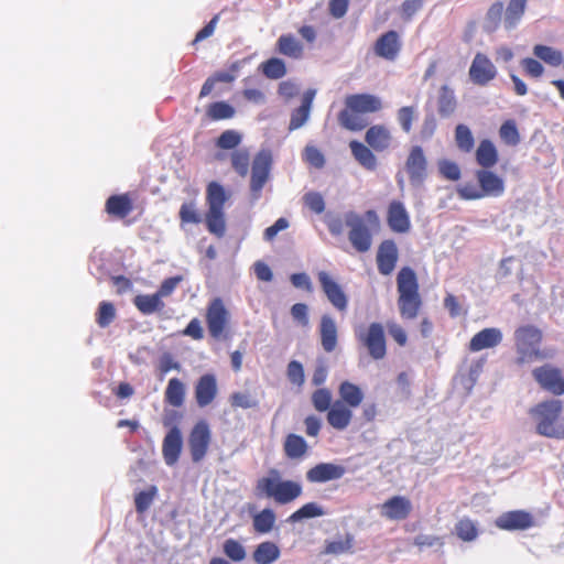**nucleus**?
Wrapping results in <instances>:
<instances>
[{
  "label": "nucleus",
  "mask_w": 564,
  "mask_h": 564,
  "mask_svg": "<svg viewBox=\"0 0 564 564\" xmlns=\"http://www.w3.org/2000/svg\"><path fill=\"white\" fill-rule=\"evenodd\" d=\"M563 401L558 399H547L530 408L531 416L535 432L540 436L564 440V417Z\"/></svg>",
  "instance_id": "nucleus-1"
},
{
  "label": "nucleus",
  "mask_w": 564,
  "mask_h": 564,
  "mask_svg": "<svg viewBox=\"0 0 564 564\" xmlns=\"http://www.w3.org/2000/svg\"><path fill=\"white\" fill-rule=\"evenodd\" d=\"M382 109V101L371 94H352L345 98V107L338 113L339 124L349 131H361L368 126L366 113L378 112Z\"/></svg>",
  "instance_id": "nucleus-2"
},
{
  "label": "nucleus",
  "mask_w": 564,
  "mask_h": 564,
  "mask_svg": "<svg viewBox=\"0 0 564 564\" xmlns=\"http://www.w3.org/2000/svg\"><path fill=\"white\" fill-rule=\"evenodd\" d=\"M398 310L403 321L415 319L422 310L423 300L415 271L403 267L397 274Z\"/></svg>",
  "instance_id": "nucleus-3"
},
{
  "label": "nucleus",
  "mask_w": 564,
  "mask_h": 564,
  "mask_svg": "<svg viewBox=\"0 0 564 564\" xmlns=\"http://www.w3.org/2000/svg\"><path fill=\"white\" fill-rule=\"evenodd\" d=\"M513 338L517 352L513 362L518 367L553 357L551 350L540 348L543 341V332L535 325L527 324L517 327Z\"/></svg>",
  "instance_id": "nucleus-4"
},
{
  "label": "nucleus",
  "mask_w": 564,
  "mask_h": 564,
  "mask_svg": "<svg viewBox=\"0 0 564 564\" xmlns=\"http://www.w3.org/2000/svg\"><path fill=\"white\" fill-rule=\"evenodd\" d=\"M254 492L257 497L273 499L278 505H288L302 496L303 488L297 481L282 479L280 471L273 468L257 480Z\"/></svg>",
  "instance_id": "nucleus-5"
},
{
  "label": "nucleus",
  "mask_w": 564,
  "mask_h": 564,
  "mask_svg": "<svg viewBox=\"0 0 564 564\" xmlns=\"http://www.w3.org/2000/svg\"><path fill=\"white\" fill-rule=\"evenodd\" d=\"M366 221L371 226L379 225V217L376 210L369 209L364 216L355 212L345 214V224L350 228L348 239L354 249L360 253L369 251L372 245L371 230L366 225Z\"/></svg>",
  "instance_id": "nucleus-6"
},
{
  "label": "nucleus",
  "mask_w": 564,
  "mask_h": 564,
  "mask_svg": "<svg viewBox=\"0 0 564 564\" xmlns=\"http://www.w3.org/2000/svg\"><path fill=\"white\" fill-rule=\"evenodd\" d=\"M475 176L479 188L473 184L459 186L457 193L460 198L476 200L482 197H499L505 193L503 180L489 169L477 170Z\"/></svg>",
  "instance_id": "nucleus-7"
},
{
  "label": "nucleus",
  "mask_w": 564,
  "mask_h": 564,
  "mask_svg": "<svg viewBox=\"0 0 564 564\" xmlns=\"http://www.w3.org/2000/svg\"><path fill=\"white\" fill-rule=\"evenodd\" d=\"M356 339L362 346L368 356L373 360H382L388 352L386 327L380 322H372L367 327H360L355 332Z\"/></svg>",
  "instance_id": "nucleus-8"
},
{
  "label": "nucleus",
  "mask_w": 564,
  "mask_h": 564,
  "mask_svg": "<svg viewBox=\"0 0 564 564\" xmlns=\"http://www.w3.org/2000/svg\"><path fill=\"white\" fill-rule=\"evenodd\" d=\"M230 312L221 297L217 296L208 302L205 321L210 337L214 339L226 338L230 328Z\"/></svg>",
  "instance_id": "nucleus-9"
},
{
  "label": "nucleus",
  "mask_w": 564,
  "mask_h": 564,
  "mask_svg": "<svg viewBox=\"0 0 564 564\" xmlns=\"http://www.w3.org/2000/svg\"><path fill=\"white\" fill-rule=\"evenodd\" d=\"M532 377L543 391L555 397L564 394V375L560 368L544 364L532 370Z\"/></svg>",
  "instance_id": "nucleus-10"
},
{
  "label": "nucleus",
  "mask_w": 564,
  "mask_h": 564,
  "mask_svg": "<svg viewBox=\"0 0 564 564\" xmlns=\"http://www.w3.org/2000/svg\"><path fill=\"white\" fill-rule=\"evenodd\" d=\"M272 165L270 152L260 151L256 154L251 165L250 191L253 198H259L262 188L269 180Z\"/></svg>",
  "instance_id": "nucleus-11"
},
{
  "label": "nucleus",
  "mask_w": 564,
  "mask_h": 564,
  "mask_svg": "<svg viewBox=\"0 0 564 564\" xmlns=\"http://www.w3.org/2000/svg\"><path fill=\"white\" fill-rule=\"evenodd\" d=\"M212 441V433L206 421L197 422L188 436V447L194 463H199L206 456Z\"/></svg>",
  "instance_id": "nucleus-12"
},
{
  "label": "nucleus",
  "mask_w": 564,
  "mask_h": 564,
  "mask_svg": "<svg viewBox=\"0 0 564 564\" xmlns=\"http://www.w3.org/2000/svg\"><path fill=\"white\" fill-rule=\"evenodd\" d=\"M317 279L322 291L329 303L338 311L345 312L348 307V297L337 281L326 271H319Z\"/></svg>",
  "instance_id": "nucleus-13"
},
{
  "label": "nucleus",
  "mask_w": 564,
  "mask_h": 564,
  "mask_svg": "<svg viewBox=\"0 0 564 564\" xmlns=\"http://www.w3.org/2000/svg\"><path fill=\"white\" fill-rule=\"evenodd\" d=\"M468 74L475 85L486 86L496 78L497 68L487 55L477 53L471 62Z\"/></svg>",
  "instance_id": "nucleus-14"
},
{
  "label": "nucleus",
  "mask_w": 564,
  "mask_h": 564,
  "mask_svg": "<svg viewBox=\"0 0 564 564\" xmlns=\"http://www.w3.org/2000/svg\"><path fill=\"white\" fill-rule=\"evenodd\" d=\"M497 528L506 531L527 530L534 524L531 513L524 510H513L501 513L495 521Z\"/></svg>",
  "instance_id": "nucleus-15"
},
{
  "label": "nucleus",
  "mask_w": 564,
  "mask_h": 564,
  "mask_svg": "<svg viewBox=\"0 0 564 564\" xmlns=\"http://www.w3.org/2000/svg\"><path fill=\"white\" fill-rule=\"evenodd\" d=\"M412 502L404 496H393L386 500L380 507L383 518L391 521L405 520L412 512Z\"/></svg>",
  "instance_id": "nucleus-16"
},
{
  "label": "nucleus",
  "mask_w": 564,
  "mask_h": 564,
  "mask_svg": "<svg viewBox=\"0 0 564 564\" xmlns=\"http://www.w3.org/2000/svg\"><path fill=\"white\" fill-rule=\"evenodd\" d=\"M387 224L389 228L395 234H406L410 231V215L402 202H390L387 209Z\"/></svg>",
  "instance_id": "nucleus-17"
},
{
  "label": "nucleus",
  "mask_w": 564,
  "mask_h": 564,
  "mask_svg": "<svg viewBox=\"0 0 564 564\" xmlns=\"http://www.w3.org/2000/svg\"><path fill=\"white\" fill-rule=\"evenodd\" d=\"M218 393V384L216 376L205 373L197 380L194 394L196 403L199 408H206L214 402Z\"/></svg>",
  "instance_id": "nucleus-18"
},
{
  "label": "nucleus",
  "mask_w": 564,
  "mask_h": 564,
  "mask_svg": "<svg viewBox=\"0 0 564 564\" xmlns=\"http://www.w3.org/2000/svg\"><path fill=\"white\" fill-rule=\"evenodd\" d=\"M346 474V468L334 463H318L306 471V479L312 484L337 480Z\"/></svg>",
  "instance_id": "nucleus-19"
},
{
  "label": "nucleus",
  "mask_w": 564,
  "mask_h": 564,
  "mask_svg": "<svg viewBox=\"0 0 564 564\" xmlns=\"http://www.w3.org/2000/svg\"><path fill=\"white\" fill-rule=\"evenodd\" d=\"M399 259V251L395 242L391 239L383 240L377 251V267L382 275L393 272Z\"/></svg>",
  "instance_id": "nucleus-20"
},
{
  "label": "nucleus",
  "mask_w": 564,
  "mask_h": 564,
  "mask_svg": "<svg viewBox=\"0 0 564 564\" xmlns=\"http://www.w3.org/2000/svg\"><path fill=\"white\" fill-rule=\"evenodd\" d=\"M375 54L387 61H394L400 51L401 42L397 31L390 30L381 34L373 46Z\"/></svg>",
  "instance_id": "nucleus-21"
},
{
  "label": "nucleus",
  "mask_w": 564,
  "mask_h": 564,
  "mask_svg": "<svg viewBox=\"0 0 564 564\" xmlns=\"http://www.w3.org/2000/svg\"><path fill=\"white\" fill-rule=\"evenodd\" d=\"M405 169L412 184H421L426 177L427 162L421 147L411 149Z\"/></svg>",
  "instance_id": "nucleus-22"
},
{
  "label": "nucleus",
  "mask_w": 564,
  "mask_h": 564,
  "mask_svg": "<svg viewBox=\"0 0 564 564\" xmlns=\"http://www.w3.org/2000/svg\"><path fill=\"white\" fill-rule=\"evenodd\" d=\"M365 142L378 153L388 151L393 142V137L384 124H373L365 133Z\"/></svg>",
  "instance_id": "nucleus-23"
},
{
  "label": "nucleus",
  "mask_w": 564,
  "mask_h": 564,
  "mask_svg": "<svg viewBox=\"0 0 564 564\" xmlns=\"http://www.w3.org/2000/svg\"><path fill=\"white\" fill-rule=\"evenodd\" d=\"M183 446L181 430L173 426L165 435L162 443V454L166 465L173 466L177 463Z\"/></svg>",
  "instance_id": "nucleus-24"
},
{
  "label": "nucleus",
  "mask_w": 564,
  "mask_h": 564,
  "mask_svg": "<svg viewBox=\"0 0 564 564\" xmlns=\"http://www.w3.org/2000/svg\"><path fill=\"white\" fill-rule=\"evenodd\" d=\"M502 341V332L496 327L484 328L476 333L469 344L468 349L473 352H477L484 349L494 348L500 345Z\"/></svg>",
  "instance_id": "nucleus-25"
},
{
  "label": "nucleus",
  "mask_w": 564,
  "mask_h": 564,
  "mask_svg": "<svg viewBox=\"0 0 564 564\" xmlns=\"http://www.w3.org/2000/svg\"><path fill=\"white\" fill-rule=\"evenodd\" d=\"M318 332L323 349L326 352L334 351L337 346L338 334L336 323L330 315L324 314L321 317Z\"/></svg>",
  "instance_id": "nucleus-26"
},
{
  "label": "nucleus",
  "mask_w": 564,
  "mask_h": 564,
  "mask_svg": "<svg viewBox=\"0 0 564 564\" xmlns=\"http://www.w3.org/2000/svg\"><path fill=\"white\" fill-rule=\"evenodd\" d=\"M105 210L112 217L123 219L133 210V202L129 194L111 195L106 200Z\"/></svg>",
  "instance_id": "nucleus-27"
},
{
  "label": "nucleus",
  "mask_w": 564,
  "mask_h": 564,
  "mask_svg": "<svg viewBox=\"0 0 564 564\" xmlns=\"http://www.w3.org/2000/svg\"><path fill=\"white\" fill-rule=\"evenodd\" d=\"M327 423L335 430L343 431L347 429L352 419L351 408L340 401H336L327 412Z\"/></svg>",
  "instance_id": "nucleus-28"
},
{
  "label": "nucleus",
  "mask_w": 564,
  "mask_h": 564,
  "mask_svg": "<svg viewBox=\"0 0 564 564\" xmlns=\"http://www.w3.org/2000/svg\"><path fill=\"white\" fill-rule=\"evenodd\" d=\"M349 149L351 151L354 159L364 169L368 171H375L377 169V158L373 153V150L367 143H362L358 140H352L349 142Z\"/></svg>",
  "instance_id": "nucleus-29"
},
{
  "label": "nucleus",
  "mask_w": 564,
  "mask_h": 564,
  "mask_svg": "<svg viewBox=\"0 0 564 564\" xmlns=\"http://www.w3.org/2000/svg\"><path fill=\"white\" fill-rule=\"evenodd\" d=\"M315 97V90L308 89L304 93L301 106L293 110L290 119V130L301 128L308 119L313 99Z\"/></svg>",
  "instance_id": "nucleus-30"
},
{
  "label": "nucleus",
  "mask_w": 564,
  "mask_h": 564,
  "mask_svg": "<svg viewBox=\"0 0 564 564\" xmlns=\"http://www.w3.org/2000/svg\"><path fill=\"white\" fill-rule=\"evenodd\" d=\"M283 451L289 459H301L307 454L308 444L303 436L290 433L285 436Z\"/></svg>",
  "instance_id": "nucleus-31"
},
{
  "label": "nucleus",
  "mask_w": 564,
  "mask_h": 564,
  "mask_svg": "<svg viewBox=\"0 0 564 564\" xmlns=\"http://www.w3.org/2000/svg\"><path fill=\"white\" fill-rule=\"evenodd\" d=\"M276 51L281 55L300 59L303 57V44L293 34H282L276 41Z\"/></svg>",
  "instance_id": "nucleus-32"
},
{
  "label": "nucleus",
  "mask_w": 564,
  "mask_h": 564,
  "mask_svg": "<svg viewBox=\"0 0 564 564\" xmlns=\"http://www.w3.org/2000/svg\"><path fill=\"white\" fill-rule=\"evenodd\" d=\"M133 304L138 311L143 315H152L162 312L165 307L164 302L155 293L153 294H138L133 299Z\"/></svg>",
  "instance_id": "nucleus-33"
},
{
  "label": "nucleus",
  "mask_w": 564,
  "mask_h": 564,
  "mask_svg": "<svg viewBox=\"0 0 564 564\" xmlns=\"http://www.w3.org/2000/svg\"><path fill=\"white\" fill-rule=\"evenodd\" d=\"M229 199V194L225 187L216 182L208 183L206 188V203L208 209L224 210L226 202Z\"/></svg>",
  "instance_id": "nucleus-34"
},
{
  "label": "nucleus",
  "mask_w": 564,
  "mask_h": 564,
  "mask_svg": "<svg viewBox=\"0 0 564 564\" xmlns=\"http://www.w3.org/2000/svg\"><path fill=\"white\" fill-rule=\"evenodd\" d=\"M498 151L495 144L488 140H481L476 150V161L481 170H488L495 166L498 162Z\"/></svg>",
  "instance_id": "nucleus-35"
},
{
  "label": "nucleus",
  "mask_w": 564,
  "mask_h": 564,
  "mask_svg": "<svg viewBox=\"0 0 564 564\" xmlns=\"http://www.w3.org/2000/svg\"><path fill=\"white\" fill-rule=\"evenodd\" d=\"M340 402L345 405L356 409L364 400V392L357 384L350 381H343L338 387Z\"/></svg>",
  "instance_id": "nucleus-36"
},
{
  "label": "nucleus",
  "mask_w": 564,
  "mask_h": 564,
  "mask_svg": "<svg viewBox=\"0 0 564 564\" xmlns=\"http://www.w3.org/2000/svg\"><path fill=\"white\" fill-rule=\"evenodd\" d=\"M457 108V100L454 90L447 85H443L438 90L437 111L441 117H451Z\"/></svg>",
  "instance_id": "nucleus-37"
},
{
  "label": "nucleus",
  "mask_w": 564,
  "mask_h": 564,
  "mask_svg": "<svg viewBox=\"0 0 564 564\" xmlns=\"http://www.w3.org/2000/svg\"><path fill=\"white\" fill-rule=\"evenodd\" d=\"M527 1L528 0L509 1L503 15V25L507 30H512L519 24L525 12Z\"/></svg>",
  "instance_id": "nucleus-38"
},
{
  "label": "nucleus",
  "mask_w": 564,
  "mask_h": 564,
  "mask_svg": "<svg viewBox=\"0 0 564 564\" xmlns=\"http://www.w3.org/2000/svg\"><path fill=\"white\" fill-rule=\"evenodd\" d=\"M184 400L185 384L178 378L170 379L164 392V401L174 408H181Z\"/></svg>",
  "instance_id": "nucleus-39"
},
{
  "label": "nucleus",
  "mask_w": 564,
  "mask_h": 564,
  "mask_svg": "<svg viewBox=\"0 0 564 564\" xmlns=\"http://www.w3.org/2000/svg\"><path fill=\"white\" fill-rule=\"evenodd\" d=\"M205 115L210 121L228 120L235 117L236 109L226 101H215L206 107Z\"/></svg>",
  "instance_id": "nucleus-40"
},
{
  "label": "nucleus",
  "mask_w": 564,
  "mask_h": 564,
  "mask_svg": "<svg viewBox=\"0 0 564 564\" xmlns=\"http://www.w3.org/2000/svg\"><path fill=\"white\" fill-rule=\"evenodd\" d=\"M207 230L218 238L225 236L226 218L224 210L207 209L205 215Z\"/></svg>",
  "instance_id": "nucleus-41"
},
{
  "label": "nucleus",
  "mask_w": 564,
  "mask_h": 564,
  "mask_svg": "<svg viewBox=\"0 0 564 564\" xmlns=\"http://www.w3.org/2000/svg\"><path fill=\"white\" fill-rule=\"evenodd\" d=\"M279 556L278 545L270 541L260 543L253 552V560L258 564H272Z\"/></svg>",
  "instance_id": "nucleus-42"
},
{
  "label": "nucleus",
  "mask_w": 564,
  "mask_h": 564,
  "mask_svg": "<svg viewBox=\"0 0 564 564\" xmlns=\"http://www.w3.org/2000/svg\"><path fill=\"white\" fill-rule=\"evenodd\" d=\"M275 520L276 516L274 511L265 508L253 516L252 525L257 533L264 534L273 529Z\"/></svg>",
  "instance_id": "nucleus-43"
},
{
  "label": "nucleus",
  "mask_w": 564,
  "mask_h": 564,
  "mask_svg": "<svg viewBox=\"0 0 564 564\" xmlns=\"http://www.w3.org/2000/svg\"><path fill=\"white\" fill-rule=\"evenodd\" d=\"M533 54L551 66H560L563 62L561 51L547 45L538 44L533 47Z\"/></svg>",
  "instance_id": "nucleus-44"
},
{
  "label": "nucleus",
  "mask_w": 564,
  "mask_h": 564,
  "mask_svg": "<svg viewBox=\"0 0 564 564\" xmlns=\"http://www.w3.org/2000/svg\"><path fill=\"white\" fill-rule=\"evenodd\" d=\"M263 75L270 79H280L286 74L284 61L278 57H271L260 66Z\"/></svg>",
  "instance_id": "nucleus-45"
},
{
  "label": "nucleus",
  "mask_w": 564,
  "mask_h": 564,
  "mask_svg": "<svg viewBox=\"0 0 564 564\" xmlns=\"http://www.w3.org/2000/svg\"><path fill=\"white\" fill-rule=\"evenodd\" d=\"M117 317V310L111 302L101 301L96 311V323L100 328L108 327Z\"/></svg>",
  "instance_id": "nucleus-46"
},
{
  "label": "nucleus",
  "mask_w": 564,
  "mask_h": 564,
  "mask_svg": "<svg viewBox=\"0 0 564 564\" xmlns=\"http://www.w3.org/2000/svg\"><path fill=\"white\" fill-rule=\"evenodd\" d=\"M324 510L321 506H318L316 502H307L303 505L300 509H297L295 512H293L289 518L288 521L291 523L299 522L303 519H310V518H316L324 516Z\"/></svg>",
  "instance_id": "nucleus-47"
},
{
  "label": "nucleus",
  "mask_w": 564,
  "mask_h": 564,
  "mask_svg": "<svg viewBox=\"0 0 564 564\" xmlns=\"http://www.w3.org/2000/svg\"><path fill=\"white\" fill-rule=\"evenodd\" d=\"M230 161L232 169L237 172L241 177H246L249 172L250 165V154L248 150H235L230 154Z\"/></svg>",
  "instance_id": "nucleus-48"
},
{
  "label": "nucleus",
  "mask_w": 564,
  "mask_h": 564,
  "mask_svg": "<svg viewBox=\"0 0 564 564\" xmlns=\"http://www.w3.org/2000/svg\"><path fill=\"white\" fill-rule=\"evenodd\" d=\"M455 141L463 152H470L474 149L475 140L470 129L465 124H458L455 129Z\"/></svg>",
  "instance_id": "nucleus-49"
},
{
  "label": "nucleus",
  "mask_w": 564,
  "mask_h": 564,
  "mask_svg": "<svg viewBox=\"0 0 564 564\" xmlns=\"http://www.w3.org/2000/svg\"><path fill=\"white\" fill-rule=\"evenodd\" d=\"M500 139L507 144L514 147L520 142V133L514 120H506L499 129Z\"/></svg>",
  "instance_id": "nucleus-50"
},
{
  "label": "nucleus",
  "mask_w": 564,
  "mask_h": 564,
  "mask_svg": "<svg viewBox=\"0 0 564 564\" xmlns=\"http://www.w3.org/2000/svg\"><path fill=\"white\" fill-rule=\"evenodd\" d=\"M242 135L240 132L229 129L221 132L216 139V147L220 150H234L241 143Z\"/></svg>",
  "instance_id": "nucleus-51"
},
{
  "label": "nucleus",
  "mask_w": 564,
  "mask_h": 564,
  "mask_svg": "<svg viewBox=\"0 0 564 564\" xmlns=\"http://www.w3.org/2000/svg\"><path fill=\"white\" fill-rule=\"evenodd\" d=\"M456 535L465 541H474L478 535V530L475 522L468 518L460 519L455 525Z\"/></svg>",
  "instance_id": "nucleus-52"
},
{
  "label": "nucleus",
  "mask_w": 564,
  "mask_h": 564,
  "mask_svg": "<svg viewBox=\"0 0 564 564\" xmlns=\"http://www.w3.org/2000/svg\"><path fill=\"white\" fill-rule=\"evenodd\" d=\"M354 546V535L347 533L344 539L337 541H327L325 544L326 554H343L351 551Z\"/></svg>",
  "instance_id": "nucleus-53"
},
{
  "label": "nucleus",
  "mask_w": 564,
  "mask_h": 564,
  "mask_svg": "<svg viewBox=\"0 0 564 564\" xmlns=\"http://www.w3.org/2000/svg\"><path fill=\"white\" fill-rule=\"evenodd\" d=\"M178 217L181 220V226L187 224H199L202 220L194 202L183 203L178 212Z\"/></svg>",
  "instance_id": "nucleus-54"
},
{
  "label": "nucleus",
  "mask_w": 564,
  "mask_h": 564,
  "mask_svg": "<svg viewBox=\"0 0 564 564\" xmlns=\"http://www.w3.org/2000/svg\"><path fill=\"white\" fill-rule=\"evenodd\" d=\"M312 403L316 411L325 412L332 408V393L328 389L319 388L312 394Z\"/></svg>",
  "instance_id": "nucleus-55"
},
{
  "label": "nucleus",
  "mask_w": 564,
  "mask_h": 564,
  "mask_svg": "<svg viewBox=\"0 0 564 564\" xmlns=\"http://www.w3.org/2000/svg\"><path fill=\"white\" fill-rule=\"evenodd\" d=\"M503 3L497 1L490 6L486 13V22L491 30L498 29L501 22H503Z\"/></svg>",
  "instance_id": "nucleus-56"
},
{
  "label": "nucleus",
  "mask_w": 564,
  "mask_h": 564,
  "mask_svg": "<svg viewBox=\"0 0 564 564\" xmlns=\"http://www.w3.org/2000/svg\"><path fill=\"white\" fill-rule=\"evenodd\" d=\"M304 205L313 213L319 215L325 210V200L318 192H307L303 196Z\"/></svg>",
  "instance_id": "nucleus-57"
},
{
  "label": "nucleus",
  "mask_w": 564,
  "mask_h": 564,
  "mask_svg": "<svg viewBox=\"0 0 564 564\" xmlns=\"http://www.w3.org/2000/svg\"><path fill=\"white\" fill-rule=\"evenodd\" d=\"M286 376L289 381L296 386L302 387L305 381L304 368L302 364L297 360H292L289 362L286 368Z\"/></svg>",
  "instance_id": "nucleus-58"
},
{
  "label": "nucleus",
  "mask_w": 564,
  "mask_h": 564,
  "mask_svg": "<svg viewBox=\"0 0 564 564\" xmlns=\"http://www.w3.org/2000/svg\"><path fill=\"white\" fill-rule=\"evenodd\" d=\"M229 402L235 409H252L258 406V401L247 392H234L229 398Z\"/></svg>",
  "instance_id": "nucleus-59"
},
{
  "label": "nucleus",
  "mask_w": 564,
  "mask_h": 564,
  "mask_svg": "<svg viewBox=\"0 0 564 564\" xmlns=\"http://www.w3.org/2000/svg\"><path fill=\"white\" fill-rule=\"evenodd\" d=\"M155 495V487H151L147 491L138 492L134 497L135 511L138 513H144L150 508Z\"/></svg>",
  "instance_id": "nucleus-60"
},
{
  "label": "nucleus",
  "mask_w": 564,
  "mask_h": 564,
  "mask_svg": "<svg viewBox=\"0 0 564 564\" xmlns=\"http://www.w3.org/2000/svg\"><path fill=\"white\" fill-rule=\"evenodd\" d=\"M224 553L235 562H240L246 557L245 547L235 539L225 541Z\"/></svg>",
  "instance_id": "nucleus-61"
},
{
  "label": "nucleus",
  "mask_w": 564,
  "mask_h": 564,
  "mask_svg": "<svg viewBox=\"0 0 564 564\" xmlns=\"http://www.w3.org/2000/svg\"><path fill=\"white\" fill-rule=\"evenodd\" d=\"M303 158L306 163L315 169H322L325 164L323 153L314 145H307L304 150Z\"/></svg>",
  "instance_id": "nucleus-62"
},
{
  "label": "nucleus",
  "mask_w": 564,
  "mask_h": 564,
  "mask_svg": "<svg viewBox=\"0 0 564 564\" xmlns=\"http://www.w3.org/2000/svg\"><path fill=\"white\" fill-rule=\"evenodd\" d=\"M521 66L524 70L525 75L533 77V78H539L544 73L543 65L539 61H536L532 57L523 58L521 61Z\"/></svg>",
  "instance_id": "nucleus-63"
},
{
  "label": "nucleus",
  "mask_w": 564,
  "mask_h": 564,
  "mask_svg": "<svg viewBox=\"0 0 564 564\" xmlns=\"http://www.w3.org/2000/svg\"><path fill=\"white\" fill-rule=\"evenodd\" d=\"M387 329L391 338L401 347L408 343V335L404 328L397 322H388Z\"/></svg>",
  "instance_id": "nucleus-64"
}]
</instances>
